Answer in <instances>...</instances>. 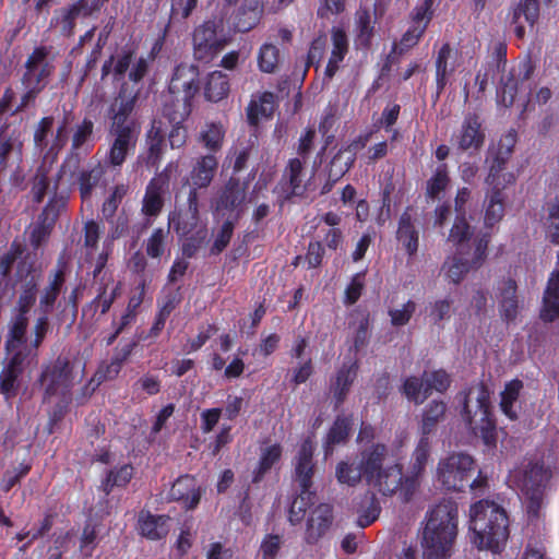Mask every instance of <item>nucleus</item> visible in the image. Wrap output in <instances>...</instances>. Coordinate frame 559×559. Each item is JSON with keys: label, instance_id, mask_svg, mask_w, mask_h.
<instances>
[{"label": "nucleus", "instance_id": "obj_8", "mask_svg": "<svg viewBox=\"0 0 559 559\" xmlns=\"http://www.w3.org/2000/svg\"><path fill=\"white\" fill-rule=\"evenodd\" d=\"M10 356L3 361L0 372V393L7 400L17 394L21 385V377L32 365L37 364L36 352L8 353Z\"/></svg>", "mask_w": 559, "mask_h": 559}, {"label": "nucleus", "instance_id": "obj_19", "mask_svg": "<svg viewBox=\"0 0 559 559\" xmlns=\"http://www.w3.org/2000/svg\"><path fill=\"white\" fill-rule=\"evenodd\" d=\"M199 75L198 67L193 64L181 63L179 64L171 78L169 84L170 95H181L188 98H193L199 90L197 80Z\"/></svg>", "mask_w": 559, "mask_h": 559}, {"label": "nucleus", "instance_id": "obj_24", "mask_svg": "<svg viewBox=\"0 0 559 559\" xmlns=\"http://www.w3.org/2000/svg\"><path fill=\"white\" fill-rule=\"evenodd\" d=\"M169 498L181 501L187 509L195 508L201 498L195 478L190 475L179 477L170 488Z\"/></svg>", "mask_w": 559, "mask_h": 559}, {"label": "nucleus", "instance_id": "obj_56", "mask_svg": "<svg viewBox=\"0 0 559 559\" xmlns=\"http://www.w3.org/2000/svg\"><path fill=\"white\" fill-rule=\"evenodd\" d=\"M282 448L280 444H272L262 450L259 468L254 474L253 481L258 483L263 475L280 460Z\"/></svg>", "mask_w": 559, "mask_h": 559}, {"label": "nucleus", "instance_id": "obj_58", "mask_svg": "<svg viewBox=\"0 0 559 559\" xmlns=\"http://www.w3.org/2000/svg\"><path fill=\"white\" fill-rule=\"evenodd\" d=\"M426 26L424 24H412V26L404 33L399 44H394L393 52L399 55L404 53L408 49L416 46L424 35Z\"/></svg>", "mask_w": 559, "mask_h": 559}, {"label": "nucleus", "instance_id": "obj_25", "mask_svg": "<svg viewBox=\"0 0 559 559\" xmlns=\"http://www.w3.org/2000/svg\"><path fill=\"white\" fill-rule=\"evenodd\" d=\"M27 326L28 319L23 313H16L12 318L5 341V349L8 353L35 352L29 347V344L26 343Z\"/></svg>", "mask_w": 559, "mask_h": 559}, {"label": "nucleus", "instance_id": "obj_37", "mask_svg": "<svg viewBox=\"0 0 559 559\" xmlns=\"http://www.w3.org/2000/svg\"><path fill=\"white\" fill-rule=\"evenodd\" d=\"M118 289L119 285L114 283L112 275L107 276L104 274L98 294L91 302V307L95 309L100 308V313L105 314L116 299Z\"/></svg>", "mask_w": 559, "mask_h": 559}, {"label": "nucleus", "instance_id": "obj_31", "mask_svg": "<svg viewBox=\"0 0 559 559\" xmlns=\"http://www.w3.org/2000/svg\"><path fill=\"white\" fill-rule=\"evenodd\" d=\"M539 16V1L538 0H520L519 4L513 11L512 23L515 24V34L522 38L525 34V27L521 21L523 17L531 27L535 24Z\"/></svg>", "mask_w": 559, "mask_h": 559}, {"label": "nucleus", "instance_id": "obj_3", "mask_svg": "<svg viewBox=\"0 0 559 559\" xmlns=\"http://www.w3.org/2000/svg\"><path fill=\"white\" fill-rule=\"evenodd\" d=\"M359 463L367 485L384 496L397 492L402 484V465L389 463V449L371 443L359 453Z\"/></svg>", "mask_w": 559, "mask_h": 559}, {"label": "nucleus", "instance_id": "obj_12", "mask_svg": "<svg viewBox=\"0 0 559 559\" xmlns=\"http://www.w3.org/2000/svg\"><path fill=\"white\" fill-rule=\"evenodd\" d=\"M432 441L419 439L412 455V462L406 475L402 474V484L397 491L404 501H409L419 487L431 453Z\"/></svg>", "mask_w": 559, "mask_h": 559}, {"label": "nucleus", "instance_id": "obj_36", "mask_svg": "<svg viewBox=\"0 0 559 559\" xmlns=\"http://www.w3.org/2000/svg\"><path fill=\"white\" fill-rule=\"evenodd\" d=\"M275 96L265 92L258 99H252L247 109L248 120L251 124H258L262 118H270L274 111Z\"/></svg>", "mask_w": 559, "mask_h": 559}, {"label": "nucleus", "instance_id": "obj_27", "mask_svg": "<svg viewBox=\"0 0 559 559\" xmlns=\"http://www.w3.org/2000/svg\"><path fill=\"white\" fill-rule=\"evenodd\" d=\"M23 141L21 133L9 127L0 132V171L8 166L9 157L15 156L17 160L22 158Z\"/></svg>", "mask_w": 559, "mask_h": 559}, {"label": "nucleus", "instance_id": "obj_10", "mask_svg": "<svg viewBox=\"0 0 559 559\" xmlns=\"http://www.w3.org/2000/svg\"><path fill=\"white\" fill-rule=\"evenodd\" d=\"M248 183L231 177L221 189L215 200V211L219 215L238 221L247 207Z\"/></svg>", "mask_w": 559, "mask_h": 559}, {"label": "nucleus", "instance_id": "obj_63", "mask_svg": "<svg viewBox=\"0 0 559 559\" xmlns=\"http://www.w3.org/2000/svg\"><path fill=\"white\" fill-rule=\"evenodd\" d=\"M127 193H128V186H126V185H117L114 188L111 194L103 204L102 212L106 218H111L115 215L119 204L121 203L122 199L124 198V195Z\"/></svg>", "mask_w": 559, "mask_h": 559}, {"label": "nucleus", "instance_id": "obj_20", "mask_svg": "<svg viewBox=\"0 0 559 559\" xmlns=\"http://www.w3.org/2000/svg\"><path fill=\"white\" fill-rule=\"evenodd\" d=\"M485 142L481 121L475 114L467 115L456 134V143L462 151H479Z\"/></svg>", "mask_w": 559, "mask_h": 559}, {"label": "nucleus", "instance_id": "obj_40", "mask_svg": "<svg viewBox=\"0 0 559 559\" xmlns=\"http://www.w3.org/2000/svg\"><path fill=\"white\" fill-rule=\"evenodd\" d=\"M132 347L133 345H127L119 354L112 357L110 362L100 365L94 376V380L97 383H102L115 379L119 374L123 362L130 356Z\"/></svg>", "mask_w": 559, "mask_h": 559}, {"label": "nucleus", "instance_id": "obj_28", "mask_svg": "<svg viewBox=\"0 0 559 559\" xmlns=\"http://www.w3.org/2000/svg\"><path fill=\"white\" fill-rule=\"evenodd\" d=\"M263 14L261 0H243L235 17V27L239 32H249L255 27Z\"/></svg>", "mask_w": 559, "mask_h": 559}, {"label": "nucleus", "instance_id": "obj_32", "mask_svg": "<svg viewBox=\"0 0 559 559\" xmlns=\"http://www.w3.org/2000/svg\"><path fill=\"white\" fill-rule=\"evenodd\" d=\"M490 189L487 192L488 204L485 213V224L492 226L498 223L504 214V195L502 190L509 185L502 182V186L496 183H487Z\"/></svg>", "mask_w": 559, "mask_h": 559}, {"label": "nucleus", "instance_id": "obj_1", "mask_svg": "<svg viewBox=\"0 0 559 559\" xmlns=\"http://www.w3.org/2000/svg\"><path fill=\"white\" fill-rule=\"evenodd\" d=\"M457 535V504L442 500L427 513L423 530L424 559H450Z\"/></svg>", "mask_w": 559, "mask_h": 559}, {"label": "nucleus", "instance_id": "obj_44", "mask_svg": "<svg viewBox=\"0 0 559 559\" xmlns=\"http://www.w3.org/2000/svg\"><path fill=\"white\" fill-rule=\"evenodd\" d=\"M402 392L408 401L416 405L423 404L430 396L429 388L424 380V374L420 378L415 376L407 377L404 380Z\"/></svg>", "mask_w": 559, "mask_h": 559}, {"label": "nucleus", "instance_id": "obj_59", "mask_svg": "<svg viewBox=\"0 0 559 559\" xmlns=\"http://www.w3.org/2000/svg\"><path fill=\"white\" fill-rule=\"evenodd\" d=\"M354 328L353 349L357 353L366 347L369 340V319L367 316L360 314L350 323Z\"/></svg>", "mask_w": 559, "mask_h": 559}, {"label": "nucleus", "instance_id": "obj_9", "mask_svg": "<svg viewBox=\"0 0 559 559\" xmlns=\"http://www.w3.org/2000/svg\"><path fill=\"white\" fill-rule=\"evenodd\" d=\"M515 144L516 133L514 131H509L500 138L497 144L489 147L488 158L490 159V166L489 174L486 179L487 183L502 186V182H515V176L513 173L503 171L507 162L511 158Z\"/></svg>", "mask_w": 559, "mask_h": 559}, {"label": "nucleus", "instance_id": "obj_64", "mask_svg": "<svg viewBox=\"0 0 559 559\" xmlns=\"http://www.w3.org/2000/svg\"><path fill=\"white\" fill-rule=\"evenodd\" d=\"M168 236V230L157 228L153 231L146 242V253L151 258H159L165 250V240Z\"/></svg>", "mask_w": 559, "mask_h": 559}, {"label": "nucleus", "instance_id": "obj_35", "mask_svg": "<svg viewBox=\"0 0 559 559\" xmlns=\"http://www.w3.org/2000/svg\"><path fill=\"white\" fill-rule=\"evenodd\" d=\"M473 230L464 216H457L448 237L454 248L455 252L463 254L466 249H471V241H473Z\"/></svg>", "mask_w": 559, "mask_h": 559}, {"label": "nucleus", "instance_id": "obj_53", "mask_svg": "<svg viewBox=\"0 0 559 559\" xmlns=\"http://www.w3.org/2000/svg\"><path fill=\"white\" fill-rule=\"evenodd\" d=\"M278 48L273 44H264L258 55L259 69L264 73H274L280 66Z\"/></svg>", "mask_w": 559, "mask_h": 559}, {"label": "nucleus", "instance_id": "obj_7", "mask_svg": "<svg viewBox=\"0 0 559 559\" xmlns=\"http://www.w3.org/2000/svg\"><path fill=\"white\" fill-rule=\"evenodd\" d=\"M39 382L44 390V402L52 397H60L63 403L71 400L73 382L71 367L67 359L59 357L52 365L47 366L41 372Z\"/></svg>", "mask_w": 559, "mask_h": 559}, {"label": "nucleus", "instance_id": "obj_38", "mask_svg": "<svg viewBox=\"0 0 559 559\" xmlns=\"http://www.w3.org/2000/svg\"><path fill=\"white\" fill-rule=\"evenodd\" d=\"M477 254L478 255H476L474 260L464 261L462 255L454 252L453 257L448 259L443 265L445 276L454 284L460 283L463 277L473 270V264H476L479 261L480 254Z\"/></svg>", "mask_w": 559, "mask_h": 559}, {"label": "nucleus", "instance_id": "obj_26", "mask_svg": "<svg viewBox=\"0 0 559 559\" xmlns=\"http://www.w3.org/2000/svg\"><path fill=\"white\" fill-rule=\"evenodd\" d=\"M447 412V404L442 401H431L421 414L419 423V439L431 440L430 435L437 430V426L443 421Z\"/></svg>", "mask_w": 559, "mask_h": 559}, {"label": "nucleus", "instance_id": "obj_50", "mask_svg": "<svg viewBox=\"0 0 559 559\" xmlns=\"http://www.w3.org/2000/svg\"><path fill=\"white\" fill-rule=\"evenodd\" d=\"M350 429V419L346 417H337L329 431L326 439L325 456L332 454L333 445L346 441Z\"/></svg>", "mask_w": 559, "mask_h": 559}, {"label": "nucleus", "instance_id": "obj_15", "mask_svg": "<svg viewBox=\"0 0 559 559\" xmlns=\"http://www.w3.org/2000/svg\"><path fill=\"white\" fill-rule=\"evenodd\" d=\"M548 479L549 473L543 464L534 462L525 467L521 486L523 493L530 500V512L535 513L540 507Z\"/></svg>", "mask_w": 559, "mask_h": 559}, {"label": "nucleus", "instance_id": "obj_46", "mask_svg": "<svg viewBox=\"0 0 559 559\" xmlns=\"http://www.w3.org/2000/svg\"><path fill=\"white\" fill-rule=\"evenodd\" d=\"M358 366L356 362L350 366H344L336 376L335 383L333 384V393L337 403H342L349 391L350 385L353 384L356 376H357Z\"/></svg>", "mask_w": 559, "mask_h": 559}, {"label": "nucleus", "instance_id": "obj_62", "mask_svg": "<svg viewBox=\"0 0 559 559\" xmlns=\"http://www.w3.org/2000/svg\"><path fill=\"white\" fill-rule=\"evenodd\" d=\"M424 380L429 388L430 394L432 390L441 393L447 391L451 383L450 376L444 370L425 371Z\"/></svg>", "mask_w": 559, "mask_h": 559}, {"label": "nucleus", "instance_id": "obj_29", "mask_svg": "<svg viewBox=\"0 0 559 559\" xmlns=\"http://www.w3.org/2000/svg\"><path fill=\"white\" fill-rule=\"evenodd\" d=\"M169 516L154 515L142 511L139 515V530L142 536L148 539H160L168 534Z\"/></svg>", "mask_w": 559, "mask_h": 559}, {"label": "nucleus", "instance_id": "obj_16", "mask_svg": "<svg viewBox=\"0 0 559 559\" xmlns=\"http://www.w3.org/2000/svg\"><path fill=\"white\" fill-rule=\"evenodd\" d=\"M139 90L129 91L127 84L121 86L119 95L110 106L112 119L111 128H139L134 121H128L129 115L133 111L138 100Z\"/></svg>", "mask_w": 559, "mask_h": 559}, {"label": "nucleus", "instance_id": "obj_54", "mask_svg": "<svg viewBox=\"0 0 559 559\" xmlns=\"http://www.w3.org/2000/svg\"><path fill=\"white\" fill-rule=\"evenodd\" d=\"M104 173V167L96 164L91 169L83 170L80 174L79 183L82 199L86 200L91 197L92 190L98 185Z\"/></svg>", "mask_w": 559, "mask_h": 559}, {"label": "nucleus", "instance_id": "obj_42", "mask_svg": "<svg viewBox=\"0 0 559 559\" xmlns=\"http://www.w3.org/2000/svg\"><path fill=\"white\" fill-rule=\"evenodd\" d=\"M229 80L222 71L212 72L205 83V97L211 102H219L228 95Z\"/></svg>", "mask_w": 559, "mask_h": 559}, {"label": "nucleus", "instance_id": "obj_4", "mask_svg": "<svg viewBox=\"0 0 559 559\" xmlns=\"http://www.w3.org/2000/svg\"><path fill=\"white\" fill-rule=\"evenodd\" d=\"M463 405L462 416L475 435H480L489 444L492 439L493 423L490 419V392L484 383L469 386L459 394Z\"/></svg>", "mask_w": 559, "mask_h": 559}, {"label": "nucleus", "instance_id": "obj_22", "mask_svg": "<svg viewBox=\"0 0 559 559\" xmlns=\"http://www.w3.org/2000/svg\"><path fill=\"white\" fill-rule=\"evenodd\" d=\"M314 444L311 440H305L295 459V480L300 488H310L314 474L313 463Z\"/></svg>", "mask_w": 559, "mask_h": 559}, {"label": "nucleus", "instance_id": "obj_52", "mask_svg": "<svg viewBox=\"0 0 559 559\" xmlns=\"http://www.w3.org/2000/svg\"><path fill=\"white\" fill-rule=\"evenodd\" d=\"M335 476L338 483L355 487L364 479L360 463L355 466L347 461H341L335 468Z\"/></svg>", "mask_w": 559, "mask_h": 559}, {"label": "nucleus", "instance_id": "obj_17", "mask_svg": "<svg viewBox=\"0 0 559 559\" xmlns=\"http://www.w3.org/2000/svg\"><path fill=\"white\" fill-rule=\"evenodd\" d=\"M496 299L501 318L506 322L514 321L521 308L516 282L512 278H502L497 285Z\"/></svg>", "mask_w": 559, "mask_h": 559}, {"label": "nucleus", "instance_id": "obj_41", "mask_svg": "<svg viewBox=\"0 0 559 559\" xmlns=\"http://www.w3.org/2000/svg\"><path fill=\"white\" fill-rule=\"evenodd\" d=\"M285 177L288 179L289 192L286 198L293 195L300 197L305 193L307 185L304 180V162L299 158H292L285 170Z\"/></svg>", "mask_w": 559, "mask_h": 559}, {"label": "nucleus", "instance_id": "obj_39", "mask_svg": "<svg viewBox=\"0 0 559 559\" xmlns=\"http://www.w3.org/2000/svg\"><path fill=\"white\" fill-rule=\"evenodd\" d=\"M396 235L407 253L409 255L415 254L418 249V233L412 223L409 213L405 212L402 214Z\"/></svg>", "mask_w": 559, "mask_h": 559}, {"label": "nucleus", "instance_id": "obj_49", "mask_svg": "<svg viewBox=\"0 0 559 559\" xmlns=\"http://www.w3.org/2000/svg\"><path fill=\"white\" fill-rule=\"evenodd\" d=\"M63 282V273L62 271H58L53 274L49 285L43 290L39 305L44 313H48L52 310Z\"/></svg>", "mask_w": 559, "mask_h": 559}, {"label": "nucleus", "instance_id": "obj_61", "mask_svg": "<svg viewBox=\"0 0 559 559\" xmlns=\"http://www.w3.org/2000/svg\"><path fill=\"white\" fill-rule=\"evenodd\" d=\"M312 492L309 491V488H300V493L297 498L294 499L289 509V521L293 524H297L304 518V514L311 503Z\"/></svg>", "mask_w": 559, "mask_h": 559}, {"label": "nucleus", "instance_id": "obj_47", "mask_svg": "<svg viewBox=\"0 0 559 559\" xmlns=\"http://www.w3.org/2000/svg\"><path fill=\"white\" fill-rule=\"evenodd\" d=\"M543 225L546 238L554 245H559V203L549 202L545 206Z\"/></svg>", "mask_w": 559, "mask_h": 559}, {"label": "nucleus", "instance_id": "obj_18", "mask_svg": "<svg viewBox=\"0 0 559 559\" xmlns=\"http://www.w3.org/2000/svg\"><path fill=\"white\" fill-rule=\"evenodd\" d=\"M114 141L108 153L109 165L117 167L121 166L131 148L135 146L139 128H111Z\"/></svg>", "mask_w": 559, "mask_h": 559}, {"label": "nucleus", "instance_id": "obj_13", "mask_svg": "<svg viewBox=\"0 0 559 559\" xmlns=\"http://www.w3.org/2000/svg\"><path fill=\"white\" fill-rule=\"evenodd\" d=\"M169 225L174 227L177 234L188 236L192 231H197L200 240L206 236V229L201 224L199 213V193L189 190L187 205L176 209L169 216Z\"/></svg>", "mask_w": 559, "mask_h": 559}, {"label": "nucleus", "instance_id": "obj_5", "mask_svg": "<svg viewBox=\"0 0 559 559\" xmlns=\"http://www.w3.org/2000/svg\"><path fill=\"white\" fill-rule=\"evenodd\" d=\"M475 469L473 457L463 452H454L441 459L437 466V479L447 489L462 490Z\"/></svg>", "mask_w": 559, "mask_h": 559}, {"label": "nucleus", "instance_id": "obj_2", "mask_svg": "<svg viewBox=\"0 0 559 559\" xmlns=\"http://www.w3.org/2000/svg\"><path fill=\"white\" fill-rule=\"evenodd\" d=\"M474 544L479 549L500 550L509 536V519L506 510L493 501L479 500L469 510Z\"/></svg>", "mask_w": 559, "mask_h": 559}, {"label": "nucleus", "instance_id": "obj_43", "mask_svg": "<svg viewBox=\"0 0 559 559\" xmlns=\"http://www.w3.org/2000/svg\"><path fill=\"white\" fill-rule=\"evenodd\" d=\"M146 142L148 145L147 162L152 165H156L160 159L164 142V128L162 121L153 120L146 134Z\"/></svg>", "mask_w": 559, "mask_h": 559}, {"label": "nucleus", "instance_id": "obj_51", "mask_svg": "<svg viewBox=\"0 0 559 559\" xmlns=\"http://www.w3.org/2000/svg\"><path fill=\"white\" fill-rule=\"evenodd\" d=\"M39 282V275L29 274L23 284V292L17 301V313H26L35 302L36 289Z\"/></svg>", "mask_w": 559, "mask_h": 559}, {"label": "nucleus", "instance_id": "obj_30", "mask_svg": "<svg viewBox=\"0 0 559 559\" xmlns=\"http://www.w3.org/2000/svg\"><path fill=\"white\" fill-rule=\"evenodd\" d=\"M540 318L545 322H552L559 318V271L555 272L548 281L543 298Z\"/></svg>", "mask_w": 559, "mask_h": 559}, {"label": "nucleus", "instance_id": "obj_57", "mask_svg": "<svg viewBox=\"0 0 559 559\" xmlns=\"http://www.w3.org/2000/svg\"><path fill=\"white\" fill-rule=\"evenodd\" d=\"M449 182L447 165H439L433 176L427 181V195L431 199L439 198L440 193L449 186Z\"/></svg>", "mask_w": 559, "mask_h": 559}, {"label": "nucleus", "instance_id": "obj_45", "mask_svg": "<svg viewBox=\"0 0 559 559\" xmlns=\"http://www.w3.org/2000/svg\"><path fill=\"white\" fill-rule=\"evenodd\" d=\"M522 389V381L512 380L506 384L504 390L501 392V411L512 420L518 418V412L514 405L520 396V392Z\"/></svg>", "mask_w": 559, "mask_h": 559}, {"label": "nucleus", "instance_id": "obj_48", "mask_svg": "<svg viewBox=\"0 0 559 559\" xmlns=\"http://www.w3.org/2000/svg\"><path fill=\"white\" fill-rule=\"evenodd\" d=\"M224 129L221 124L209 123L199 134V142L209 150L210 153L216 155L221 150L224 140Z\"/></svg>", "mask_w": 559, "mask_h": 559}, {"label": "nucleus", "instance_id": "obj_34", "mask_svg": "<svg viewBox=\"0 0 559 559\" xmlns=\"http://www.w3.org/2000/svg\"><path fill=\"white\" fill-rule=\"evenodd\" d=\"M192 98L181 95H168L164 105V115L173 124H181L191 112Z\"/></svg>", "mask_w": 559, "mask_h": 559}, {"label": "nucleus", "instance_id": "obj_21", "mask_svg": "<svg viewBox=\"0 0 559 559\" xmlns=\"http://www.w3.org/2000/svg\"><path fill=\"white\" fill-rule=\"evenodd\" d=\"M218 168V159L213 153L200 156L195 159L190 171V190L207 188L213 181Z\"/></svg>", "mask_w": 559, "mask_h": 559}, {"label": "nucleus", "instance_id": "obj_33", "mask_svg": "<svg viewBox=\"0 0 559 559\" xmlns=\"http://www.w3.org/2000/svg\"><path fill=\"white\" fill-rule=\"evenodd\" d=\"M332 44L333 49L324 71V75L329 80L336 73L340 62L343 61L348 51V39L343 29L337 27L332 28Z\"/></svg>", "mask_w": 559, "mask_h": 559}, {"label": "nucleus", "instance_id": "obj_60", "mask_svg": "<svg viewBox=\"0 0 559 559\" xmlns=\"http://www.w3.org/2000/svg\"><path fill=\"white\" fill-rule=\"evenodd\" d=\"M354 162L353 154H346L340 150L331 160L329 170L330 179H332L333 182L340 180L349 170Z\"/></svg>", "mask_w": 559, "mask_h": 559}, {"label": "nucleus", "instance_id": "obj_14", "mask_svg": "<svg viewBox=\"0 0 559 559\" xmlns=\"http://www.w3.org/2000/svg\"><path fill=\"white\" fill-rule=\"evenodd\" d=\"M168 191L169 174L168 167H166L164 171L152 178L146 186L141 207V212L145 216V223L143 224L142 229L151 226L152 219L160 214L164 206V198Z\"/></svg>", "mask_w": 559, "mask_h": 559}, {"label": "nucleus", "instance_id": "obj_11", "mask_svg": "<svg viewBox=\"0 0 559 559\" xmlns=\"http://www.w3.org/2000/svg\"><path fill=\"white\" fill-rule=\"evenodd\" d=\"M53 71L55 66L50 50L47 47H37L25 62V72L21 80L22 84L24 87H35L43 91Z\"/></svg>", "mask_w": 559, "mask_h": 559}, {"label": "nucleus", "instance_id": "obj_23", "mask_svg": "<svg viewBox=\"0 0 559 559\" xmlns=\"http://www.w3.org/2000/svg\"><path fill=\"white\" fill-rule=\"evenodd\" d=\"M332 507L326 503L319 504L312 512L307 523L305 540L309 545L317 544L326 533L332 523Z\"/></svg>", "mask_w": 559, "mask_h": 559}, {"label": "nucleus", "instance_id": "obj_6", "mask_svg": "<svg viewBox=\"0 0 559 559\" xmlns=\"http://www.w3.org/2000/svg\"><path fill=\"white\" fill-rule=\"evenodd\" d=\"M192 41L195 59L212 60L227 44L223 21L213 19L199 25L193 32Z\"/></svg>", "mask_w": 559, "mask_h": 559}, {"label": "nucleus", "instance_id": "obj_55", "mask_svg": "<svg viewBox=\"0 0 559 559\" xmlns=\"http://www.w3.org/2000/svg\"><path fill=\"white\" fill-rule=\"evenodd\" d=\"M518 93V82L512 72H501L500 85L498 87V97L500 102L509 107L514 103Z\"/></svg>", "mask_w": 559, "mask_h": 559}]
</instances>
